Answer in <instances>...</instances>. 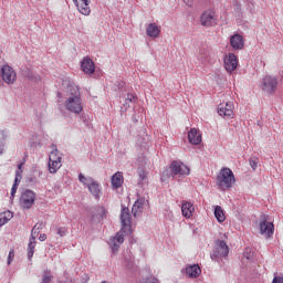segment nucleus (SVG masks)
Listing matches in <instances>:
<instances>
[{"instance_id":"1","label":"nucleus","mask_w":283,"mask_h":283,"mask_svg":"<svg viewBox=\"0 0 283 283\" xmlns=\"http://www.w3.org/2000/svg\"><path fill=\"white\" fill-rule=\"evenodd\" d=\"M122 229L111 240V249L113 253H116L120 249V244L125 242L126 235H132V214H129V208H122L120 212Z\"/></svg>"},{"instance_id":"2","label":"nucleus","mask_w":283,"mask_h":283,"mask_svg":"<svg viewBox=\"0 0 283 283\" xmlns=\"http://www.w3.org/2000/svg\"><path fill=\"white\" fill-rule=\"evenodd\" d=\"M235 182V176L230 168H222L217 176V186L221 191H227V189H231L233 184Z\"/></svg>"},{"instance_id":"3","label":"nucleus","mask_w":283,"mask_h":283,"mask_svg":"<svg viewBox=\"0 0 283 283\" xmlns=\"http://www.w3.org/2000/svg\"><path fill=\"white\" fill-rule=\"evenodd\" d=\"M64 105L65 107H82L83 99L81 98V88L78 86L71 85L67 87Z\"/></svg>"},{"instance_id":"4","label":"nucleus","mask_w":283,"mask_h":283,"mask_svg":"<svg viewBox=\"0 0 283 283\" xmlns=\"http://www.w3.org/2000/svg\"><path fill=\"white\" fill-rule=\"evenodd\" d=\"M78 180L80 182H82V185H85L87 187L90 193H92V196H94L96 200L101 199V185H98V182L94 180V178L85 177L83 176V174H80Z\"/></svg>"},{"instance_id":"5","label":"nucleus","mask_w":283,"mask_h":283,"mask_svg":"<svg viewBox=\"0 0 283 283\" xmlns=\"http://www.w3.org/2000/svg\"><path fill=\"white\" fill-rule=\"evenodd\" d=\"M227 255H229V245L226 241L218 239L214 242V249L210 254L211 260L218 262L219 260H222V258H227Z\"/></svg>"},{"instance_id":"6","label":"nucleus","mask_w":283,"mask_h":283,"mask_svg":"<svg viewBox=\"0 0 283 283\" xmlns=\"http://www.w3.org/2000/svg\"><path fill=\"white\" fill-rule=\"evenodd\" d=\"M261 90L265 92V94H275V92H277V78L265 75L261 81Z\"/></svg>"},{"instance_id":"7","label":"nucleus","mask_w":283,"mask_h":283,"mask_svg":"<svg viewBox=\"0 0 283 283\" xmlns=\"http://www.w3.org/2000/svg\"><path fill=\"white\" fill-rule=\"evenodd\" d=\"M35 198L36 197L32 190H25L21 195L20 207H22V209H32Z\"/></svg>"},{"instance_id":"8","label":"nucleus","mask_w":283,"mask_h":283,"mask_svg":"<svg viewBox=\"0 0 283 283\" xmlns=\"http://www.w3.org/2000/svg\"><path fill=\"white\" fill-rule=\"evenodd\" d=\"M259 229L261 235H264L266 240H269V238H273V233H275V226H273V222H269L266 220L260 221Z\"/></svg>"},{"instance_id":"9","label":"nucleus","mask_w":283,"mask_h":283,"mask_svg":"<svg viewBox=\"0 0 283 283\" xmlns=\"http://www.w3.org/2000/svg\"><path fill=\"white\" fill-rule=\"evenodd\" d=\"M1 72H2V81L4 83H8V85L14 83V81L17 80V73L10 65H3L1 67Z\"/></svg>"},{"instance_id":"10","label":"nucleus","mask_w":283,"mask_h":283,"mask_svg":"<svg viewBox=\"0 0 283 283\" xmlns=\"http://www.w3.org/2000/svg\"><path fill=\"white\" fill-rule=\"evenodd\" d=\"M172 176H189V167L182 163L172 161L170 165Z\"/></svg>"},{"instance_id":"11","label":"nucleus","mask_w":283,"mask_h":283,"mask_svg":"<svg viewBox=\"0 0 283 283\" xmlns=\"http://www.w3.org/2000/svg\"><path fill=\"white\" fill-rule=\"evenodd\" d=\"M224 67L230 74L231 72H235V70L238 69V56H235V54L233 53H229L224 57Z\"/></svg>"},{"instance_id":"12","label":"nucleus","mask_w":283,"mask_h":283,"mask_svg":"<svg viewBox=\"0 0 283 283\" xmlns=\"http://www.w3.org/2000/svg\"><path fill=\"white\" fill-rule=\"evenodd\" d=\"M73 3H75L81 14H84V17H90V13L92 12V9H90V0H73Z\"/></svg>"},{"instance_id":"13","label":"nucleus","mask_w":283,"mask_h":283,"mask_svg":"<svg viewBox=\"0 0 283 283\" xmlns=\"http://www.w3.org/2000/svg\"><path fill=\"white\" fill-rule=\"evenodd\" d=\"M201 25L205 28H211L212 25H216V15H213V12L205 11L201 14Z\"/></svg>"},{"instance_id":"14","label":"nucleus","mask_w":283,"mask_h":283,"mask_svg":"<svg viewBox=\"0 0 283 283\" xmlns=\"http://www.w3.org/2000/svg\"><path fill=\"white\" fill-rule=\"evenodd\" d=\"M81 69L84 74H94L96 72V66L94 65V61L90 57H84L81 62Z\"/></svg>"},{"instance_id":"15","label":"nucleus","mask_w":283,"mask_h":283,"mask_svg":"<svg viewBox=\"0 0 283 283\" xmlns=\"http://www.w3.org/2000/svg\"><path fill=\"white\" fill-rule=\"evenodd\" d=\"M193 211H196V207L190 201H184L181 205V213L184 218L189 220V218H193Z\"/></svg>"},{"instance_id":"16","label":"nucleus","mask_w":283,"mask_h":283,"mask_svg":"<svg viewBox=\"0 0 283 283\" xmlns=\"http://www.w3.org/2000/svg\"><path fill=\"white\" fill-rule=\"evenodd\" d=\"M230 45L233 50H242L244 48V38L240 33L231 35Z\"/></svg>"},{"instance_id":"17","label":"nucleus","mask_w":283,"mask_h":283,"mask_svg":"<svg viewBox=\"0 0 283 283\" xmlns=\"http://www.w3.org/2000/svg\"><path fill=\"white\" fill-rule=\"evenodd\" d=\"M145 207H147V200L145 198H138L133 206V216L136 218L139 213L145 211Z\"/></svg>"},{"instance_id":"18","label":"nucleus","mask_w":283,"mask_h":283,"mask_svg":"<svg viewBox=\"0 0 283 283\" xmlns=\"http://www.w3.org/2000/svg\"><path fill=\"white\" fill-rule=\"evenodd\" d=\"M188 140L191 145H200L202 143V135L196 128H191L188 133Z\"/></svg>"},{"instance_id":"19","label":"nucleus","mask_w":283,"mask_h":283,"mask_svg":"<svg viewBox=\"0 0 283 283\" xmlns=\"http://www.w3.org/2000/svg\"><path fill=\"white\" fill-rule=\"evenodd\" d=\"M107 218V209L105 207L99 206L96 209V213L93 216L92 221L93 222H101V220H105Z\"/></svg>"},{"instance_id":"20","label":"nucleus","mask_w":283,"mask_h":283,"mask_svg":"<svg viewBox=\"0 0 283 283\" xmlns=\"http://www.w3.org/2000/svg\"><path fill=\"white\" fill-rule=\"evenodd\" d=\"M146 34L147 36H150L151 39H156L160 35V29L158 28V24L156 23H149L146 28Z\"/></svg>"},{"instance_id":"21","label":"nucleus","mask_w":283,"mask_h":283,"mask_svg":"<svg viewBox=\"0 0 283 283\" xmlns=\"http://www.w3.org/2000/svg\"><path fill=\"white\" fill-rule=\"evenodd\" d=\"M124 178H123V172L117 171L115 175L112 177V186L114 189H120L123 187Z\"/></svg>"},{"instance_id":"22","label":"nucleus","mask_w":283,"mask_h":283,"mask_svg":"<svg viewBox=\"0 0 283 283\" xmlns=\"http://www.w3.org/2000/svg\"><path fill=\"white\" fill-rule=\"evenodd\" d=\"M200 273H202V270H200V265L198 264L186 268V274L189 275V277H198Z\"/></svg>"},{"instance_id":"23","label":"nucleus","mask_w":283,"mask_h":283,"mask_svg":"<svg viewBox=\"0 0 283 283\" xmlns=\"http://www.w3.org/2000/svg\"><path fill=\"white\" fill-rule=\"evenodd\" d=\"M232 6L235 18L239 20L244 19V12H242V3H240L238 0H233Z\"/></svg>"},{"instance_id":"24","label":"nucleus","mask_w":283,"mask_h":283,"mask_svg":"<svg viewBox=\"0 0 283 283\" xmlns=\"http://www.w3.org/2000/svg\"><path fill=\"white\" fill-rule=\"evenodd\" d=\"M34 249H36V237H31L27 250L29 260H32V258H34Z\"/></svg>"},{"instance_id":"25","label":"nucleus","mask_w":283,"mask_h":283,"mask_svg":"<svg viewBox=\"0 0 283 283\" xmlns=\"http://www.w3.org/2000/svg\"><path fill=\"white\" fill-rule=\"evenodd\" d=\"M217 112L222 118H233V108L220 107Z\"/></svg>"},{"instance_id":"26","label":"nucleus","mask_w":283,"mask_h":283,"mask_svg":"<svg viewBox=\"0 0 283 283\" xmlns=\"http://www.w3.org/2000/svg\"><path fill=\"white\" fill-rule=\"evenodd\" d=\"M214 218L218 220V222H224L227 220V217L224 216V210H222V207L220 206L214 207Z\"/></svg>"},{"instance_id":"27","label":"nucleus","mask_w":283,"mask_h":283,"mask_svg":"<svg viewBox=\"0 0 283 283\" xmlns=\"http://www.w3.org/2000/svg\"><path fill=\"white\" fill-rule=\"evenodd\" d=\"M83 112V107H66L64 108L63 113L65 116H77V114H81Z\"/></svg>"},{"instance_id":"28","label":"nucleus","mask_w":283,"mask_h":283,"mask_svg":"<svg viewBox=\"0 0 283 283\" xmlns=\"http://www.w3.org/2000/svg\"><path fill=\"white\" fill-rule=\"evenodd\" d=\"M45 229V222L40 221L38 222L31 230V238H36L39 233H41V230Z\"/></svg>"},{"instance_id":"29","label":"nucleus","mask_w":283,"mask_h":283,"mask_svg":"<svg viewBox=\"0 0 283 283\" xmlns=\"http://www.w3.org/2000/svg\"><path fill=\"white\" fill-rule=\"evenodd\" d=\"M12 220V212L6 211L0 213V227H3V224H8Z\"/></svg>"},{"instance_id":"30","label":"nucleus","mask_w":283,"mask_h":283,"mask_svg":"<svg viewBox=\"0 0 283 283\" xmlns=\"http://www.w3.org/2000/svg\"><path fill=\"white\" fill-rule=\"evenodd\" d=\"M53 151H51L49 156V163H61L62 158L59 156V150L56 149V146H53Z\"/></svg>"},{"instance_id":"31","label":"nucleus","mask_w":283,"mask_h":283,"mask_svg":"<svg viewBox=\"0 0 283 283\" xmlns=\"http://www.w3.org/2000/svg\"><path fill=\"white\" fill-rule=\"evenodd\" d=\"M136 101H138V97L134 95V93H128L126 98H125V104L127 107H132V105L136 104Z\"/></svg>"},{"instance_id":"32","label":"nucleus","mask_w":283,"mask_h":283,"mask_svg":"<svg viewBox=\"0 0 283 283\" xmlns=\"http://www.w3.org/2000/svg\"><path fill=\"white\" fill-rule=\"evenodd\" d=\"M62 167L61 161H49V171L50 174H56Z\"/></svg>"},{"instance_id":"33","label":"nucleus","mask_w":283,"mask_h":283,"mask_svg":"<svg viewBox=\"0 0 283 283\" xmlns=\"http://www.w3.org/2000/svg\"><path fill=\"white\" fill-rule=\"evenodd\" d=\"M41 283H52V272H50L49 270H45L42 275Z\"/></svg>"},{"instance_id":"34","label":"nucleus","mask_w":283,"mask_h":283,"mask_svg":"<svg viewBox=\"0 0 283 283\" xmlns=\"http://www.w3.org/2000/svg\"><path fill=\"white\" fill-rule=\"evenodd\" d=\"M250 163V167H252L253 171H255L258 169V164L260 163V159L256 157H252L249 160Z\"/></svg>"},{"instance_id":"35","label":"nucleus","mask_w":283,"mask_h":283,"mask_svg":"<svg viewBox=\"0 0 283 283\" xmlns=\"http://www.w3.org/2000/svg\"><path fill=\"white\" fill-rule=\"evenodd\" d=\"M21 178H23L22 171H15V179L13 186L19 187V185L21 184Z\"/></svg>"},{"instance_id":"36","label":"nucleus","mask_w":283,"mask_h":283,"mask_svg":"<svg viewBox=\"0 0 283 283\" xmlns=\"http://www.w3.org/2000/svg\"><path fill=\"white\" fill-rule=\"evenodd\" d=\"M14 260V249H11L9 251V256H8V264H12V261Z\"/></svg>"},{"instance_id":"37","label":"nucleus","mask_w":283,"mask_h":283,"mask_svg":"<svg viewBox=\"0 0 283 283\" xmlns=\"http://www.w3.org/2000/svg\"><path fill=\"white\" fill-rule=\"evenodd\" d=\"M65 233H67V229L66 228H59L57 229V235L60 238H63V235H65Z\"/></svg>"},{"instance_id":"38","label":"nucleus","mask_w":283,"mask_h":283,"mask_svg":"<svg viewBox=\"0 0 283 283\" xmlns=\"http://www.w3.org/2000/svg\"><path fill=\"white\" fill-rule=\"evenodd\" d=\"M272 283H283V276L282 275H274Z\"/></svg>"},{"instance_id":"39","label":"nucleus","mask_w":283,"mask_h":283,"mask_svg":"<svg viewBox=\"0 0 283 283\" xmlns=\"http://www.w3.org/2000/svg\"><path fill=\"white\" fill-rule=\"evenodd\" d=\"M139 179L147 180V172L145 170H139Z\"/></svg>"},{"instance_id":"40","label":"nucleus","mask_w":283,"mask_h":283,"mask_svg":"<svg viewBox=\"0 0 283 283\" xmlns=\"http://www.w3.org/2000/svg\"><path fill=\"white\" fill-rule=\"evenodd\" d=\"M17 189H19V186H12V188H11V198H14V196H17Z\"/></svg>"},{"instance_id":"41","label":"nucleus","mask_w":283,"mask_h":283,"mask_svg":"<svg viewBox=\"0 0 283 283\" xmlns=\"http://www.w3.org/2000/svg\"><path fill=\"white\" fill-rule=\"evenodd\" d=\"M39 240L40 242H45V240H48V235L45 233L40 234Z\"/></svg>"},{"instance_id":"42","label":"nucleus","mask_w":283,"mask_h":283,"mask_svg":"<svg viewBox=\"0 0 283 283\" xmlns=\"http://www.w3.org/2000/svg\"><path fill=\"white\" fill-rule=\"evenodd\" d=\"M18 169L17 171H22L23 172V163H21L20 165H18Z\"/></svg>"},{"instance_id":"43","label":"nucleus","mask_w":283,"mask_h":283,"mask_svg":"<svg viewBox=\"0 0 283 283\" xmlns=\"http://www.w3.org/2000/svg\"><path fill=\"white\" fill-rule=\"evenodd\" d=\"M61 98H63V95L61 93H57V103H61Z\"/></svg>"},{"instance_id":"44","label":"nucleus","mask_w":283,"mask_h":283,"mask_svg":"<svg viewBox=\"0 0 283 283\" xmlns=\"http://www.w3.org/2000/svg\"><path fill=\"white\" fill-rule=\"evenodd\" d=\"M252 3H248V10H250V12H251V10H253V8H252Z\"/></svg>"},{"instance_id":"45","label":"nucleus","mask_w":283,"mask_h":283,"mask_svg":"<svg viewBox=\"0 0 283 283\" xmlns=\"http://www.w3.org/2000/svg\"><path fill=\"white\" fill-rule=\"evenodd\" d=\"M226 107H229V102L226 103Z\"/></svg>"},{"instance_id":"46","label":"nucleus","mask_w":283,"mask_h":283,"mask_svg":"<svg viewBox=\"0 0 283 283\" xmlns=\"http://www.w3.org/2000/svg\"><path fill=\"white\" fill-rule=\"evenodd\" d=\"M102 283H107L106 281H103Z\"/></svg>"}]
</instances>
